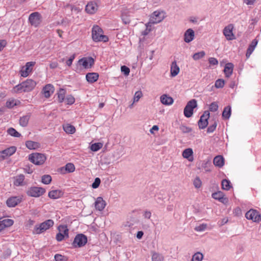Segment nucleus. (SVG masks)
<instances>
[{"instance_id": "obj_1", "label": "nucleus", "mask_w": 261, "mask_h": 261, "mask_svg": "<svg viewBox=\"0 0 261 261\" xmlns=\"http://www.w3.org/2000/svg\"><path fill=\"white\" fill-rule=\"evenodd\" d=\"M36 83L32 79L25 81L15 86L12 89V93L28 92L32 91L36 86Z\"/></svg>"}, {"instance_id": "obj_2", "label": "nucleus", "mask_w": 261, "mask_h": 261, "mask_svg": "<svg viewBox=\"0 0 261 261\" xmlns=\"http://www.w3.org/2000/svg\"><path fill=\"white\" fill-rule=\"evenodd\" d=\"M54 224V222L53 220H47L40 224L36 225L33 230V233L36 234H41L52 227Z\"/></svg>"}, {"instance_id": "obj_3", "label": "nucleus", "mask_w": 261, "mask_h": 261, "mask_svg": "<svg viewBox=\"0 0 261 261\" xmlns=\"http://www.w3.org/2000/svg\"><path fill=\"white\" fill-rule=\"evenodd\" d=\"M102 30L97 25L94 26L92 28V37L93 40L95 42L102 41L107 42L108 37L102 35Z\"/></svg>"}, {"instance_id": "obj_4", "label": "nucleus", "mask_w": 261, "mask_h": 261, "mask_svg": "<svg viewBox=\"0 0 261 261\" xmlns=\"http://www.w3.org/2000/svg\"><path fill=\"white\" fill-rule=\"evenodd\" d=\"M165 13L163 11H155L150 16L149 21L146 24V27H151L152 24L161 22L165 18Z\"/></svg>"}, {"instance_id": "obj_5", "label": "nucleus", "mask_w": 261, "mask_h": 261, "mask_svg": "<svg viewBox=\"0 0 261 261\" xmlns=\"http://www.w3.org/2000/svg\"><path fill=\"white\" fill-rule=\"evenodd\" d=\"M46 158L44 154L40 153H34L29 155V160L36 165L43 164Z\"/></svg>"}, {"instance_id": "obj_6", "label": "nucleus", "mask_w": 261, "mask_h": 261, "mask_svg": "<svg viewBox=\"0 0 261 261\" xmlns=\"http://www.w3.org/2000/svg\"><path fill=\"white\" fill-rule=\"evenodd\" d=\"M45 192V189L41 187H31L29 188L26 193L27 195L33 197H39L43 195Z\"/></svg>"}, {"instance_id": "obj_7", "label": "nucleus", "mask_w": 261, "mask_h": 261, "mask_svg": "<svg viewBox=\"0 0 261 261\" xmlns=\"http://www.w3.org/2000/svg\"><path fill=\"white\" fill-rule=\"evenodd\" d=\"M28 20L32 26L38 27L42 22V16L40 13L35 12L29 15Z\"/></svg>"}, {"instance_id": "obj_8", "label": "nucleus", "mask_w": 261, "mask_h": 261, "mask_svg": "<svg viewBox=\"0 0 261 261\" xmlns=\"http://www.w3.org/2000/svg\"><path fill=\"white\" fill-rule=\"evenodd\" d=\"M197 107V101L195 99L190 100L186 106L184 114L187 118L191 117L193 114V109Z\"/></svg>"}, {"instance_id": "obj_9", "label": "nucleus", "mask_w": 261, "mask_h": 261, "mask_svg": "<svg viewBox=\"0 0 261 261\" xmlns=\"http://www.w3.org/2000/svg\"><path fill=\"white\" fill-rule=\"evenodd\" d=\"M87 242V237L82 233L77 234L74 238L72 245L74 247H82L86 245Z\"/></svg>"}, {"instance_id": "obj_10", "label": "nucleus", "mask_w": 261, "mask_h": 261, "mask_svg": "<svg viewBox=\"0 0 261 261\" xmlns=\"http://www.w3.org/2000/svg\"><path fill=\"white\" fill-rule=\"evenodd\" d=\"M233 29L234 26L232 24H229L224 28L223 34L227 40L230 41L236 39L235 35L233 33Z\"/></svg>"}, {"instance_id": "obj_11", "label": "nucleus", "mask_w": 261, "mask_h": 261, "mask_svg": "<svg viewBox=\"0 0 261 261\" xmlns=\"http://www.w3.org/2000/svg\"><path fill=\"white\" fill-rule=\"evenodd\" d=\"M246 218L254 222H259L261 221V216L259 212L253 209H251L246 213Z\"/></svg>"}, {"instance_id": "obj_12", "label": "nucleus", "mask_w": 261, "mask_h": 261, "mask_svg": "<svg viewBox=\"0 0 261 261\" xmlns=\"http://www.w3.org/2000/svg\"><path fill=\"white\" fill-rule=\"evenodd\" d=\"M210 117V112L208 111L204 112L201 116L200 119L198 122V126L200 129L205 128L208 124V119Z\"/></svg>"}, {"instance_id": "obj_13", "label": "nucleus", "mask_w": 261, "mask_h": 261, "mask_svg": "<svg viewBox=\"0 0 261 261\" xmlns=\"http://www.w3.org/2000/svg\"><path fill=\"white\" fill-rule=\"evenodd\" d=\"M35 62H28L25 65L21 68L20 70L21 76L27 77L31 73L33 69V67L35 65Z\"/></svg>"}, {"instance_id": "obj_14", "label": "nucleus", "mask_w": 261, "mask_h": 261, "mask_svg": "<svg viewBox=\"0 0 261 261\" xmlns=\"http://www.w3.org/2000/svg\"><path fill=\"white\" fill-rule=\"evenodd\" d=\"M16 150L15 146L10 147L2 151H0V161L5 159L7 157L13 154Z\"/></svg>"}, {"instance_id": "obj_15", "label": "nucleus", "mask_w": 261, "mask_h": 261, "mask_svg": "<svg viewBox=\"0 0 261 261\" xmlns=\"http://www.w3.org/2000/svg\"><path fill=\"white\" fill-rule=\"evenodd\" d=\"M22 201L21 196H12L9 198L6 201V204L9 207L16 206L18 204Z\"/></svg>"}, {"instance_id": "obj_16", "label": "nucleus", "mask_w": 261, "mask_h": 261, "mask_svg": "<svg viewBox=\"0 0 261 261\" xmlns=\"http://www.w3.org/2000/svg\"><path fill=\"white\" fill-rule=\"evenodd\" d=\"M79 64L85 68L91 67L93 64L94 61L92 57L83 58L79 60Z\"/></svg>"}, {"instance_id": "obj_17", "label": "nucleus", "mask_w": 261, "mask_h": 261, "mask_svg": "<svg viewBox=\"0 0 261 261\" xmlns=\"http://www.w3.org/2000/svg\"><path fill=\"white\" fill-rule=\"evenodd\" d=\"M212 196L214 199L219 200L223 204H226L228 202V198L225 197L224 194L221 191H218L213 193Z\"/></svg>"}, {"instance_id": "obj_18", "label": "nucleus", "mask_w": 261, "mask_h": 261, "mask_svg": "<svg viewBox=\"0 0 261 261\" xmlns=\"http://www.w3.org/2000/svg\"><path fill=\"white\" fill-rule=\"evenodd\" d=\"M54 90V87L51 84H47L43 87L42 93L45 98H49Z\"/></svg>"}, {"instance_id": "obj_19", "label": "nucleus", "mask_w": 261, "mask_h": 261, "mask_svg": "<svg viewBox=\"0 0 261 261\" xmlns=\"http://www.w3.org/2000/svg\"><path fill=\"white\" fill-rule=\"evenodd\" d=\"M97 9L98 5L96 3L91 2L86 5L85 10L88 13L92 14L95 13Z\"/></svg>"}, {"instance_id": "obj_20", "label": "nucleus", "mask_w": 261, "mask_h": 261, "mask_svg": "<svg viewBox=\"0 0 261 261\" xmlns=\"http://www.w3.org/2000/svg\"><path fill=\"white\" fill-rule=\"evenodd\" d=\"M258 40L256 39H254L252 41L246 52V60L250 57V55L255 49Z\"/></svg>"}, {"instance_id": "obj_21", "label": "nucleus", "mask_w": 261, "mask_h": 261, "mask_svg": "<svg viewBox=\"0 0 261 261\" xmlns=\"http://www.w3.org/2000/svg\"><path fill=\"white\" fill-rule=\"evenodd\" d=\"M94 204L97 210L101 211L105 208L106 203L101 197H98L95 200Z\"/></svg>"}, {"instance_id": "obj_22", "label": "nucleus", "mask_w": 261, "mask_h": 261, "mask_svg": "<svg viewBox=\"0 0 261 261\" xmlns=\"http://www.w3.org/2000/svg\"><path fill=\"white\" fill-rule=\"evenodd\" d=\"M195 33L192 29H188L184 34V41L186 43L191 42L194 39Z\"/></svg>"}, {"instance_id": "obj_23", "label": "nucleus", "mask_w": 261, "mask_h": 261, "mask_svg": "<svg viewBox=\"0 0 261 261\" xmlns=\"http://www.w3.org/2000/svg\"><path fill=\"white\" fill-rule=\"evenodd\" d=\"M161 102L164 105L169 106L173 103V99L167 95V94H163L160 97Z\"/></svg>"}, {"instance_id": "obj_24", "label": "nucleus", "mask_w": 261, "mask_h": 261, "mask_svg": "<svg viewBox=\"0 0 261 261\" xmlns=\"http://www.w3.org/2000/svg\"><path fill=\"white\" fill-rule=\"evenodd\" d=\"M99 75L95 72L88 73L86 75L87 81L90 83H93L97 81Z\"/></svg>"}, {"instance_id": "obj_25", "label": "nucleus", "mask_w": 261, "mask_h": 261, "mask_svg": "<svg viewBox=\"0 0 261 261\" xmlns=\"http://www.w3.org/2000/svg\"><path fill=\"white\" fill-rule=\"evenodd\" d=\"M213 163L216 166L222 167L224 164V159L222 155H217L214 158Z\"/></svg>"}, {"instance_id": "obj_26", "label": "nucleus", "mask_w": 261, "mask_h": 261, "mask_svg": "<svg viewBox=\"0 0 261 261\" xmlns=\"http://www.w3.org/2000/svg\"><path fill=\"white\" fill-rule=\"evenodd\" d=\"M233 68V65L231 63H228L225 64L224 69V72L226 77H228L232 74Z\"/></svg>"}, {"instance_id": "obj_27", "label": "nucleus", "mask_w": 261, "mask_h": 261, "mask_svg": "<svg viewBox=\"0 0 261 261\" xmlns=\"http://www.w3.org/2000/svg\"><path fill=\"white\" fill-rule=\"evenodd\" d=\"M179 72V68L177 66L176 61H174L172 63L171 65L170 72L171 75L172 77H174L178 74Z\"/></svg>"}, {"instance_id": "obj_28", "label": "nucleus", "mask_w": 261, "mask_h": 261, "mask_svg": "<svg viewBox=\"0 0 261 261\" xmlns=\"http://www.w3.org/2000/svg\"><path fill=\"white\" fill-rule=\"evenodd\" d=\"M48 195L49 198L55 199L61 197L63 193L59 190H55L49 192Z\"/></svg>"}, {"instance_id": "obj_29", "label": "nucleus", "mask_w": 261, "mask_h": 261, "mask_svg": "<svg viewBox=\"0 0 261 261\" xmlns=\"http://www.w3.org/2000/svg\"><path fill=\"white\" fill-rule=\"evenodd\" d=\"M231 114V108L230 106H228L225 107L224 108V110L222 112V116L223 119L227 120L228 119Z\"/></svg>"}, {"instance_id": "obj_30", "label": "nucleus", "mask_w": 261, "mask_h": 261, "mask_svg": "<svg viewBox=\"0 0 261 261\" xmlns=\"http://www.w3.org/2000/svg\"><path fill=\"white\" fill-rule=\"evenodd\" d=\"M31 117V114H28L20 118L19 124L22 127H25L28 125L29 121Z\"/></svg>"}, {"instance_id": "obj_31", "label": "nucleus", "mask_w": 261, "mask_h": 261, "mask_svg": "<svg viewBox=\"0 0 261 261\" xmlns=\"http://www.w3.org/2000/svg\"><path fill=\"white\" fill-rule=\"evenodd\" d=\"M20 103L19 100L11 98L7 100L6 103V106L9 109H11L13 108L14 106H17Z\"/></svg>"}, {"instance_id": "obj_32", "label": "nucleus", "mask_w": 261, "mask_h": 261, "mask_svg": "<svg viewBox=\"0 0 261 261\" xmlns=\"http://www.w3.org/2000/svg\"><path fill=\"white\" fill-rule=\"evenodd\" d=\"M26 147L29 149H36L40 147V144L37 142L27 141L25 142Z\"/></svg>"}, {"instance_id": "obj_33", "label": "nucleus", "mask_w": 261, "mask_h": 261, "mask_svg": "<svg viewBox=\"0 0 261 261\" xmlns=\"http://www.w3.org/2000/svg\"><path fill=\"white\" fill-rule=\"evenodd\" d=\"M193 151L192 148H189L185 149L182 152V156L187 159H188L189 161H192L191 159H190L191 156L193 155Z\"/></svg>"}, {"instance_id": "obj_34", "label": "nucleus", "mask_w": 261, "mask_h": 261, "mask_svg": "<svg viewBox=\"0 0 261 261\" xmlns=\"http://www.w3.org/2000/svg\"><path fill=\"white\" fill-rule=\"evenodd\" d=\"M66 90L64 89H60L58 93V100L59 102L62 103L65 99V94H66Z\"/></svg>"}, {"instance_id": "obj_35", "label": "nucleus", "mask_w": 261, "mask_h": 261, "mask_svg": "<svg viewBox=\"0 0 261 261\" xmlns=\"http://www.w3.org/2000/svg\"><path fill=\"white\" fill-rule=\"evenodd\" d=\"M64 130L68 134H73L75 132V127L70 124H67L63 125Z\"/></svg>"}, {"instance_id": "obj_36", "label": "nucleus", "mask_w": 261, "mask_h": 261, "mask_svg": "<svg viewBox=\"0 0 261 261\" xmlns=\"http://www.w3.org/2000/svg\"><path fill=\"white\" fill-rule=\"evenodd\" d=\"M0 222H1V224L2 225L3 229H4L6 227L12 226L14 223L13 220L10 219H4L0 221Z\"/></svg>"}, {"instance_id": "obj_37", "label": "nucleus", "mask_w": 261, "mask_h": 261, "mask_svg": "<svg viewBox=\"0 0 261 261\" xmlns=\"http://www.w3.org/2000/svg\"><path fill=\"white\" fill-rule=\"evenodd\" d=\"M152 261H163L164 256L159 253L153 252L152 253Z\"/></svg>"}, {"instance_id": "obj_38", "label": "nucleus", "mask_w": 261, "mask_h": 261, "mask_svg": "<svg viewBox=\"0 0 261 261\" xmlns=\"http://www.w3.org/2000/svg\"><path fill=\"white\" fill-rule=\"evenodd\" d=\"M24 179V176L22 174H20L16 176L14 181V185L16 186H20L22 185V183Z\"/></svg>"}, {"instance_id": "obj_39", "label": "nucleus", "mask_w": 261, "mask_h": 261, "mask_svg": "<svg viewBox=\"0 0 261 261\" xmlns=\"http://www.w3.org/2000/svg\"><path fill=\"white\" fill-rule=\"evenodd\" d=\"M221 185L222 189L225 190H229L231 188L230 181L227 179H223Z\"/></svg>"}, {"instance_id": "obj_40", "label": "nucleus", "mask_w": 261, "mask_h": 261, "mask_svg": "<svg viewBox=\"0 0 261 261\" xmlns=\"http://www.w3.org/2000/svg\"><path fill=\"white\" fill-rule=\"evenodd\" d=\"M59 232L63 233L65 237H68L69 230L66 225H60L58 227Z\"/></svg>"}, {"instance_id": "obj_41", "label": "nucleus", "mask_w": 261, "mask_h": 261, "mask_svg": "<svg viewBox=\"0 0 261 261\" xmlns=\"http://www.w3.org/2000/svg\"><path fill=\"white\" fill-rule=\"evenodd\" d=\"M7 133L10 136L14 137H20L21 136V134L12 127L9 128L7 130Z\"/></svg>"}, {"instance_id": "obj_42", "label": "nucleus", "mask_w": 261, "mask_h": 261, "mask_svg": "<svg viewBox=\"0 0 261 261\" xmlns=\"http://www.w3.org/2000/svg\"><path fill=\"white\" fill-rule=\"evenodd\" d=\"M203 258L202 253L200 252L195 253L192 256V261H201Z\"/></svg>"}, {"instance_id": "obj_43", "label": "nucleus", "mask_w": 261, "mask_h": 261, "mask_svg": "<svg viewBox=\"0 0 261 261\" xmlns=\"http://www.w3.org/2000/svg\"><path fill=\"white\" fill-rule=\"evenodd\" d=\"M102 145L101 143H95L91 145L90 149L93 151H97L102 148Z\"/></svg>"}, {"instance_id": "obj_44", "label": "nucleus", "mask_w": 261, "mask_h": 261, "mask_svg": "<svg viewBox=\"0 0 261 261\" xmlns=\"http://www.w3.org/2000/svg\"><path fill=\"white\" fill-rule=\"evenodd\" d=\"M205 55L204 51H201L200 52L196 53L193 55V59L194 60H198L203 58Z\"/></svg>"}, {"instance_id": "obj_45", "label": "nucleus", "mask_w": 261, "mask_h": 261, "mask_svg": "<svg viewBox=\"0 0 261 261\" xmlns=\"http://www.w3.org/2000/svg\"><path fill=\"white\" fill-rule=\"evenodd\" d=\"M51 181V177L49 175H44L42 177L41 181L44 184L48 185Z\"/></svg>"}, {"instance_id": "obj_46", "label": "nucleus", "mask_w": 261, "mask_h": 261, "mask_svg": "<svg viewBox=\"0 0 261 261\" xmlns=\"http://www.w3.org/2000/svg\"><path fill=\"white\" fill-rule=\"evenodd\" d=\"M142 96L143 94L141 91L136 92L133 98L134 103L138 102Z\"/></svg>"}, {"instance_id": "obj_47", "label": "nucleus", "mask_w": 261, "mask_h": 261, "mask_svg": "<svg viewBox=\"0 0 261 261\" xmlns=\"http://www.w3.org/2000/svg\"><path fill=\"white\" fill-rule=\"evenodd\" d=\"M207 228V224L205 223L201 224L198 226H196L194 229L195 231L198 232H201L204 231Z\"/></svg>"}, {"instance_id": "obj_48", "label": "nucleus", "mask_w": 261, "mask_h": 261, "mask_svg": "<svg viewBox=\"0 0 261 261\" xmlns=\"http://www.w3.org/2000/svg\"><path fill=\"white\" fill-rule=\"evenodd\" d=\"M65 169L68 172H73L75 170V167L73 164L68 163L65 165Z\"/></svg>"}, {"instance_id": "obj_49", "label": "nucleus", "mask_w": 261, "mask_h": 261, "mask_svg": "<svg viewBox=\"0 0 261 261\" xmlns=\"http://www.w3.org/2000/svg\"><path fill=\"white\" fill-rule=\"evenodd\" d=\"M121 18H122V20L123 22H124V23L128 24L130 22V18L126 15L125 11H123L122 12Z\"/></svg>"}, {"instance_id": "obj_50", "label": "nucleus", "mask_w": 261, "mask_h": 261, "mask_svg": "<svg viewBox=\"0 0 261 261\" xmlns=\"http://www.w3.org/2000/svg\"><path fill=\"white\" fill-rule=\"evenodd\" d=\"M65 102L67 105H72L75 102V99L73 96L71 95H67L65 98Z\"/></svg>"}, {"instance_id": "obj_51", "label": "nucleus", "mask_w": 261, "mask_h": 261, "mask_svg": "<svg viewBox=\"0 0 261 261\" xmlns=\"http://www.w3.org/2000/svg\"><path fill=\"white\" fill-rule=\"evenodd\" d=\"M218 109V105L217 102L211 103L209 106V110L211 112H216Z\"/></svg>"}, {"instance_id": "obj_52", "label": "nucleus", "mask_w": 261, "mask_h": 261, "mask_svg": "<svg viewBox=\"0 0 261 261\" xmlns=\"http://www.w3.org/2000/svg\"><path fill=\"white\" fill-rule=\"evenodd\" d=\"M193 185H194V187L197 189L199 188L201 186L202 182L199 177H196L194 179Z\"/></svg>"}, {"instance_id": "obj_53", "label": "nucleus", "mask_w": 261, "mask_h": 261, "mask_svg": "<svg viewBox=\"0 0 261 261\" xmlns=\"http://www.w3.org/2000/svg\"><path fill=\"white\" fill-rule=\"evenodd\" d=\"M215 86L217 88H223L224 86V81L222 79H218L215 82Z\"/></svg>"}, {"instance_id": "obj_54", "label": "nucleus", "mask_w": 261, "mask_h": 261, "mask_svg": "<svg viewBox=\"0 0 261 261\" xmlns=\"http://www.w3.org/2000/svg\"><path fill=\"white\" fill-rule=\"evenodd\" d=\"M217 125V123L216 121H215L213 124L210 125V126L208 127L207 129V133H213L216 129Z\"/></svg>"}, {"instance_id": "obj_55", "label": "nucleus", "mask_w": 261, "mask_h": 261, "mask_svg": "<svg viewBox=\"0 0 261 261\" xmlns=\"http://www.w3.org/2000/svg\"><path fill=\"white\" fill-rule=\"evenodd\" d=\"M121 71L126 76H127L130 72L129 68L125 65L121 67Z\"/></svg>"}, {"instance_id": "obj_56", "label": "nucleus", "mask_w": 261, "mask_h": 261, "mask_svg": "<svg viewBox=\"0 0 261 261\" xmlns=\"http://www.w3.org/2000/svg\"><path fill=\"white\" fill-rule=\"evenodd\" d=\"M100 184V178L98 177H96L94 181L93 182V184L92 185V187L93 189H96L99 187Z\"/></svg>"}, {"instance_id": "obj_57", "label": "nucleus", "mask_w": 261, "mask_h": 261, "mask_svg": "<svg viewBox=\"0 0 261 261\" xmlns=\"http://www.w3.org/2000/svg\"><path fill=\"white\" fill-rule=\"evenodd\" d=\"M55 259L56 261H66L65 257L59 254L55 255Z\"/></svg>"}, {"instance_id": "obj_58", "label": "nucleus", "mask_w": 261, "mask_h": 261, "mask_svg": "<svg viewBox=\"0 0 261 261\" xmlns=\"http://www.w3.org/2000/svg\"><path fill=\"white\" fill-rule=\"evenodd\" d=\"M180 129L184 133H190L191 131V128L185 125H182L180 127Z\"/></svg>"}, {"instance_id": "obj_59", "label": "nucleus", "mask_w": 261, "mask_h": 261, "mask_svg": "<svg viewBox=\"0 0 261 261\" xmlns=\"http://www.w3.org/2000/svg\"><path fill=\"white\" fill-rule=\"evenodd\" d=\"M209 63L212 65H216L218 64V60L215 58H210L208 59Z\"/></svg>"}, {"instance_id": "obj_60", "label": "nucleus", "mask_w": 261, "mask_h": 261, "mask_svg": "<svg viewBox=\"0 0 261 261\" xmlns=\"http://www.w3.org/2000/svg\"><path fill=\"white\" fill-rule=\"evenodd\" d=\"M233 213L236 216H240L242 214V211L240 207H237L234 209Z\"/></svg>"}, {"instance_id": "obj_61", "label": "nucleus", "mask_w": 261, "mask_h": 261, "mask_svg": "<svg viewBox=\"0 0 261 261\" xmlns=\"http://www.w3.org/2000/svg\"><path fill=\"white\" fill-rule=\"evenodd\" d=\"M65 236L61 232H59L56 235V239L58 242L62 241Z\"/></svg>"}, {"instance_id": "obj_62", "label": "nucleus", "mask_w": 261, "mask_h": 261, "mask_svg": "<svg viewBox=\"0 0 261 261\" xmlns=\"http://www.w3.org/2000/svg\"><path fill=\"white\" fill-rule=\"evenodd\" d=\"M74 58H75L74 55H72V56H71L70 57V58H69V59L66 61L67 65L68 66H70L71 65L72 62H73V60L74 59Z\"/></svg>"}, {"instance_id": "obj_63", "label": "nucleus", "mask_w": 261, "mask_h": 261, "mask_svg": "<svg viewBox=\"0 0 261 261\" xmlns=\"http://www.w3.org/2000/svg\"><path fill=\"white\" fill-rule=\"evenodd\" d=\"M6 44L7 42L5 40H0V51L4 49Z\"/></svg>"}, {"instance_id": "obj_64", "label": "nucleus", "mask_w": 261, "mask_h": 261, "mask_svg": "<svg viewBox=\"0 0 261 261\" xmlns=\"http://www.w3.org/2000/svg\"><path fill=\"white\" fill-rule=\"evenodd\" d=\"M228 221V219L227 218H224L221 220V221L219 222L220 226H222L226 223H227Z\"/></svg>"}]
</instances>
